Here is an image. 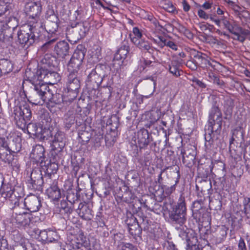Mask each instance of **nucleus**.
<instances>
[{
	"mask_svg": "<svg viewBox=\"0 0 250 250\" xmlns=\"http://www.w3.org/2000/svg\"><path fill=\"white\" fill-rule=\"evenodd\" d=\"M51 147V149L50 152V155H54L55 157L57 155H61L63 147L65 145V137L63 132L57 131L54 134L52 140Z\"/></svg>",
	"mask_w": 250,
	"mask_h": 250,
	"instance_id": "9d476101",
	"label": "nucleus"
},
{
	"mask_svg": "<svg viewBox=\"0 0 250 250\" xmlns=\"http://www.w3.org/2000/svg\"><path fill=\"white\" fill-rule=\"evenodd\" d=\"M44 148L40 145H36L33 148L31 153L30 158L37 164L40 163L41 167H43L42 163L44 159Z\"/></svg>",
	"mask_w": 250,
	"mask_h": 250,
	"instance_id": "412c9836",
	"label": "nucleus"
},
{
	"mask_svg": "<svg viewBox=\"0 0 250 250\" xmlns=\"http://www.w3.org/2000/svg\"><path fill=\"white\" fill-rule=\"evenodd\" d=\"M15 122L17 126L22 130L26 129L29 134L39 137L42 131V128L36 123L26 124L32 117L30 106L25 102H21L14 107L13 113Z\"/></svg>",
	"mask_w": 250,
	"mask_h": 250,
	"instance_id": "f257e3e1",
	"label": "nucleus"
},
{
	"mask_svg": "<svg viewBox=\"0 0 250 250\" xmlns=\"http://www.w3.org/2000/svg\"><path fill=\"white\" fill-rule=\"evenodd\" d=\"M225 112L227 115L232 114L233 108L234 107V101L230 98H227L224 103Z\"/></svg>",
	"mask_w": 250,
	"mask_h": 250,
	"instance_id": "ea45409f",
	"label": "nucleus"
},
{
	"mask_svg": "<svg viewBox=\"0 0 250 250\" xmlns=\"http://www.w3.org/2000/svg\"><path fill=\"white\" fill-rule=\"evenodd\" d=\"M129 46L127 42H123L121 46L115 53L113 59V65L116 66V62H119L117 64L119 65V67L122 66L124 60L127 57V54L129 53Z\"/></svg>",
	"mask_w": 250,
	"mask_h": 250,
	"instance_id": "dca6fc26",
	"label": "nucleus"
},
{
	"mask_svg": "<svg viewBox=\"0 0 250 250\" xmlns=\"http://www.w3.org/2000/svg\"><path fill=\"white\" fill-rule=\"evenodd\" d=\"M133 34H130V39L133 42V39H136L138 40L143 38V35L141 32L140 31L138 27H134L132 31Z\"/></svg>",
	"mask_w": 250,
	"mask_h": 250,
	"instance_id": "864d4df0",
	"label": "nucleus"
},
{
	"mask_svg": "<svg viewBox=\"0 0 250 250\" xmlns=\"http://www.w3.org/2000/svg\"><path fill=\"white\" fill-rule=\"evenodd\" d=\"M103 139V135L100 133L98 132L95 135L92 137L91 139L96 143H99Z\"/></svg>",
	"mask_w": 250,
	"mask_h": 250,
	"instance_id": "338daca9",
	"label": "nucleus"
},
{
	"mask_svg": "<svg viewBox=\"0 0 250 250\" xmlns=\"http://www.w3.org/2000/svg\"><path fill=\"white\" fill-rule=\"evenodd\" d=\"M78 209L80 210L79 214L82 218L85 220H89L92 217V210L86 205L80 203L78 207Z\"/></svg>",
	"mask_w": 250,
	"mask_h": 250,
	"instance_id": "2f4dec72",
	"label": "nucleus"
},
{
	"mask_svg": "<svg viewBox=\"0 0 250 250\" xmlns=\"http://www.w3.org/2000/svg\"><path fill=\"white\" fill-rule=\"evenodd\" d=\"M56 62V58L54 56L47 54L44 56L42 60V62L43 66H45V68H47V67H54Z\"/></svg>",
	"mask_w": 250,
	"mask_h": 250,
	"instance_id": "c9c22d12",
	"label": "nucleus"
},
{
	"mask_svg": "<svg viewBox=\"0 0 250 250\" xmlns=\"http://www.w3.org/2000/svg\"><path fill=\"white\" fill-rule=\"evenodd\" d=\"M222 123H208V128H205V139L206 141L205 146L207 148H210L214 139L218 138L222 128Z\"/></svg>",
	"mask_w": 250,
	"mask_h": 250,
	"instance_id": "1a4fd4ad",
	"label": "nucleus"
},
{
	"mask_svg": "<svg viewBox=\"0 0 250 250\" xmlns=\"http://www.w3.org/2000/svg\"><path fill=\"white\" fill-rule=\"evenodd\" d=\"M133 43L143 51H148L151 48L149 41L144 38H142L139 40L136 39H133Z\"/></svg>",
	"mask_w": 250,
	"mask_h": 250,
	"instance_id": "72a5a7b5",
	"label": "nucleus"
},
{
	"mask_svg": "<svg viewBox=\"0 0 250 250\" xmlns=\"http://www.w3.org/2000/svg\"><path fill=\"white\" fill-rule=\"evenodd\" d=\"M243 204L244 206V212L248 217H249L248 215H250V198H245Z\"/></svg>",
	"mask_w": 250,
	"mask_h": 250,
	"instance_id": "5fc2aeb1",
	"label": "nucleus"
},
{
	"mask_svg": "<svg viewBox=\"0 0 250 250\" xmlns=\"http://www.w3.org/2000/svg\"><path fill=\"white\" fill-rule=\"evenodd\" d=\"M150 159L149 153L146 152V153L144 154V156L141 159V163L145 165H147V163L150 162Z\"/></svg>",
	"mask_w": 250,
	"mask_h": 250,
	"instance_id": "0e129e2a",
	"label": "nucleus"
},
{
	"mask_svg": "<svg viewBox=\"0 0 250 250\" xmlns=\"http://www.w3.org/2000/svg\"><path fill=\"white\" fill-rule=\"evenodd\" d=\"M106 125L109 126V129L112 131H115L119 125L118 118L116 115L112 116L106 122Z\"/></svg>",
	"mask_w": 250,
	"mask_h": 250,
	"instance_id": "4c0bfd02",
	"label": "nucleus"
},
{
	"mask_svg": "<svg viewBox=\"0 0 250 250\" xmlns=\"http://www.w3.org/2000/svg\"><path fill=\"white\" fill-rule=\"evenodd\" d=\"M41 167V165L39 166L37 164V167H33L30 173L29 180V183L31 184L30 187L35 190H41L43 184V174Z\"/></svg>",
	"mask_w": 250,
	"mask_h": 250,
	"instance_id": "ddd939ff",
	"label": "nucleus"
},
{
	"mask_svg": "<svg viewBox=\"0 0 250 250\" xmlns=\"http://www.w3.org/2000/svg\"><path fill=\"white\" fill-rule=\"evenodd\" d=\"M179 149L181 151L182 156V161L184 164L186 165L191 164L195 159V155L191 147L185 149V148L180 147Z\"/></svg>",
	"mask_w": 250,
	"mask_h": 250,
	"instance_id": "393cba45",
	"label": "nucleus"
},
{
	"mask_svg": "<svg viewBox=\"0 0 250 250\" xmlns=\"http://www.w3.org/2000/svg\"><path fill=\"white\" fill-rule=\"evenodd\" d=\"M77 34L78 33L76 32L73 23L66 28V37L68 41L71 43H76L80 40V36Z\"/></svg>",
	"mask_w": 250,
	"mask_h": 250,
	"instance_id": "bb28decb",
	"label": "nucleus"
},
{
	"mask_svg": "<svg viewBox=\"0 0 250 250\" xmlns=\"http://www.w3.org/2000/svg\"><path fill=\"white\" fill-rule=\"evenodd\" d=\"M73 25L78 33V35L80 36V39L84 37L86 33L89 31V26L87 22H77L73 24Z\"/></svg>",
	"mask_w": 250,
	"mask_h": 250,
	"instance_id": "c756f323",
	"label": "nucleus"
},
{
	"mask_svg": "<svg viewBox=\"0 0 250 250\" xmlns=\"http://www.w3.org/2000/svg\"><path fill=\"white\" fill-rule=\"evenodd\" d=\"M29 81L32 84L29 96L31 102L38 104H41V102H47L49 92L46 84L38 80L36 76L31 78Z\"/></svg>",
	"mask_w": 250,
	"mask_h": 250,
	"instance_id": "7ed1b4c3",
	"label": "nucleus"
},
{
	"mask_svg": "<svg viewBox=\"0 0 250 250\" xmlns=\"http://www.w3.org/2000/svg\"><path fill=\"white\" fill-rule=\"evenodd\" d=\"M25 11L30 18L37 20L42 11V5L40 1H30L26 2Z\"/></svg>",
	"mask_w": 250,
	"mask_h": 250,
	"instance_id": "f3484780",
	"label": "nucleus"
},
{
	"mask_svg": "<svg viewBox=\"0 0 250 250\" xmlns=\"http://www.w3.org/2000/svg\"><path fill=\"white\" fill-rule=\"evenodd\" d=\"M10 3L5 2L3 0H0V17L5 15H9L11 10Z\"/></svg>",
	"mask_w": 250,
	"mask_h": 250,
	"instance_id": "e433bc0d",
	"label": "nucleus"
},
{
	"mask_svg": "<svg viewBox=\"0 0 250 250\" xmlns=\"http://www.w3.org/2000/svg\"><path fill=\"white\" fill-rule=\"evenodd\" d=\"M79 137L81 140L83 144H85L89 142L90 139L92 138L91 135L87 131H83L79 133Z\"/></svg>",
	"mask_w": 250,
	"mask_h": 250,
	"instance_id": "de8ad7c7",
	"label": "nucleus"
},
{
	"mask_svg": "<svg viewBox=\"0 0 250 250\" xmlns=\"http://www.w3.org/2000/svg\"><path fill=\"white\" fill-rule=\"evenodd\" d=\"M53 131L51 130L50 128H44L42 129V131L40 133L41 137L44 140H52L54 136Z\"/></svg>",
	"mask_w": 250,
	"mask_h": 250,
	"instance_id": "37998d69",
	"label": "nucleus"
},
{
	"mask_svg": "<svg viewBox=\"0 0 250 250\" xmlns=\"http://www.w3.org/2000/svg\"><path fill=\"white\" fill-rule=\"evenodd\" d=\"M36 78L44 83L53 85L61 80L60 75L54 71H52L42 66L36 71Z\"/></svg>",
	"mask_w": 250,
	"mask_h": 250,
	"instance_id": "6e6552de",
	"label": "nucleus"
},
{
	"mask_svg": "<svg viewBox=\"0 0 250 250\" xmlns=\"http://www.w3.org/2000/svg\"><path fill=\"white\" fill-rule=\"evenodd\" d=\"M29 30H20L16 35L18 36V42L23 47L27 48L33 44L40 37L39 28L42 27L41 22H36V24H30Z\"/></svg>",
	"mask_w": 250,
	"mask_h": 250,
	"instance_id": "423d86ee",
	"label": "nucleus"
},
{
	"mask_svg": "<svg viewBox=\"0 0 250 250\" xmlns=\"http://www.w3.org/2000/svg\"><path fill=\"white\" fill-rule=\"evenodd\" d=\"M165 46H167L174 50L177 49V45L174 42L167 39L165 41Z\"/></svg>",
	"mask_w": 250,
	"mask_h": 250,
	"instance_id": "69168bd1",
	"label": "nucleus"
},
{
	"mask_svg": "<svg viewBox=\"0 0 250 250\" xmlns=\"http://www.w3.org/2000/svg\"><path fill=\"white\" fill-rule=\"evenodd\" d=\"M187 219V207L185 198L181 194L178 199L177 205L172 207L168 211L169 222L179 231V235L181 230L188 228L184 225Z\"/></svg>",
	"mask_w": 250,
	"mask_h": 250,
	"instance_id": "f03ea898",
	"label": "nucleus"
},
{
	"mask_svg": "<svg viewBox=\"0 0 250 250\" xmlns=\"http://www.w3.org/2000/svg\"><path fill=\"white\" fill-rule=\"evenodd\" d=\"M135 144H137L140 148H143L146 147L150 142L152 141V138L148 130L145 128L140 129L136 133H135L134 136L132 138Z\"/></svg>",
	"mask_w": 250,
	"mask_h": 250,
	"instance_id": "2eb2a0df",
	"label": "nucleus"
},
{
	"mask_svg": "<svg viewBox=\"0 0 250 250\" xmlns=\"http://www.w3.org/2000/svg\"><path fill=\"white\" fill-rule=\"evenodd\" d=\"M85 52V49L83 45H79L77 46L68 63V72L80 73Z\"/></svg>",
	"mask_w": 250,
	"mask_h": 250,
	"instance_id": "0eeeda50",
	"label": "nucleus"
},
{
	"mask_svg": "<svg viewBox=\"0 0 250 250\" xmlns=\"http://www.w3.org/2000/svg\"><path fill=\"white\" fill-rule=\"evenodd\" d=\"M47 101L50 102L51 104H61L62 103H67V102L71 103L69 99L71 98H67L60 94H56L52 95L51 98L49 97V95L47 96Z\"/></svg>",
	"mask_w": 250,
	"mask_h": 250,
	"instance_id": "7c9ffc66",
	"label": "nucleus"
},
{
	"mask_svg": "<svg viewBox=\"0 0 250 250\" xmlns=\"http://www.w3.org/2000/svg\"><path fill=\"white\" fill-rule=\"evenodd\" d=\"M186 65L187 67L192 70H196L198 68V66L195 63H194V60L193 58L192 60L188 61L186 63Z\"/></svg>",
	"mask_w": 250,
	"mask_h": 250,
	"instance_id": "052dcab7",
	"label": "nucleus"
},
{
	"mask_svg": "<svg viewBox=\"0 0 250 250\" xmlns=\"http://www.w3.org/2000/svg\"><path fill=\"white\" fill-rule=\"evenodd\" d=\"M69 45L65 41H60L57 43L54 47V51L58 58H64L69 55Z\"/></svg>",
	"mask_w": 250,
	"mask_h": 250,
	"instance_id": "5701e85b",
	"label": "nucleus"
},
{
	"mask_svg": "<svg viewBox=\"0 0 250 250\" xmlns=\"http://www.w3.org/2000/svg\"><path fill=\"white\" fill-rule=\"evenodd\" d=\"M60 155H57V157L54 155H50L51 159L46 164V162H44V166L45 167V170L43 172L44 173L49 174L56 173L58 169V165L57 162L60 159Z\"/></svg>",
	"mask_w": 250,
	"mask_h": 250,
	"instance_id": "b1692460",
	"label": "nucleus"
},
{
	"mask_svg": "<svg viewBox=\"0 0 250 250\" xmlns=\"http://www.w3.org/2000/svg\"><path fill=\"white\" fill-rule=\"evenodd\" d=\"M9 145V148L14 154L20 151L21 149V144L19 143H17L14 141L11 142Z\"/></svg>",
	"mask_w": 250,
	"mask_h": 250,
	"instance_id": "3c124183",
	"label": "nucleus"
},
{
	"mask_svg": "<svg viewBox=\"0 0 250 250\" xmlns=\"http://www.w3.org/2000/svg\"><path fill=\"white\" fill-rule=\"evenodd\" d=\"M1 197L7 199L9 198L13 200V198H16L14 188L10 184H2L0 189Z\"/></svg>",
	"mask_w": 250,
	"mask_h": 250,
	"instance_id": "a878e982",
	"label": "nucleus"
},
{
	"mask_svg": "<svg viewBox=\"0 0 250 250\" xmlns=\"http://www.w3.org/2000/svg\"><path fill=\"white\" fill-rule=\"evenodd\" d=\"M222 123V115L217 116H213L212 118L208 119V123Z\"/></svg>",
	"mask_w": 250,
	"mask_h": 250,
	"instance_id": "e2e57ef3",
	"label": "nucleus"
},
{
	"mask_svg": "<svg viewBox=\"0 0 250 250\" xmlns=\"http://www.w3.org/2000/svg\"><path fill=\"white\" fill-rule=\"evenodd\" d=\"M118 250H137V248L129 243L121 244L118 246Z\"/></svg>",
	"mask_w": 250,
	"mask_h": 250,
	"instance_id": "6e6d98bb",
	"label": "nucleus"
},
{
	"mask_svg": "<svg viewBox=\"0 0 250 250\" xmlns=\"http://www.w3.org/2000/svg\"><path fill=\"white\" fill-rule=\"evenodd\" d=\"M77 121L75 119V116L73 114H70L67 113L65 115L64 124L65 127L68 129L70 128L72 125H74Z\"/></svg>",
	"mask_w": 250,
	"mask_h": 250,
	"instance_id": "79ce46f5",
	"label": "nucleus"
},
{
	"mask_svg": "<svg viewBox=\"0 0 250 250\" xmlns=\"http://www.w3.org/2000/svg\"><path fill=\"white\" fill-rule=\"evenodd\" d=\"M208 77L210 81L212 82L213 83L216 84L220 86L223 85L224 84V82L222 80H220L219 78L213 73H209Z\"/></svg>",
	"mask_w": 250,
	"mask_h": 250,
	"instance_id": "603ef678",
	"label": "nucleus"
},
{
	"mask_svg": "<svg viewBox=\"0 0 250 250\" xmlns=\"http://www.w3.org/2000/svg\"><path fill=\"white\" fill-rule=\"evenodd\" d=\"M179 67V64L176 61H171L168 65V69L169 72L176 77L180 75Z\"/></svg>",
	"mask_w": 250,
	"mask_h": 250,
	"instance_id": "58836bf2",
	"label": "nucleus"
},
{
	"mask_svg": "<svg viewBox=\"0 0 250 250\" xmlns=\"http://www.w3.org/2000/svg\"><path fill=\"white\" fill-rule=\"evenodd\" d=\"M51 174L45 173L44 177H43V184L42 187L46 189L49 187L52 186L53 184H56V182L51 179Z\"/></svg>",
	"mask_w": 250,
	"mask_h": 250,
	"instance_id": "a18cd8bd",
	"label": "nucleus"
},
{
	"mask_svg": "<svg viewBox=\"0 0 250 250\" xmlns=\"http://www.w3.org/2000/svg\"><path fill=\"white\" fill-rule=\"evenodd\" d=\"M3 23L0 22V40H4L5 39L9 38H13L14 37V33L8 34L6 30L3 29Z\"/></svg>",
	"mask_w": 250,
	"mask_h": 250,
	"instance_id": "8fccbe9b",
	"label": "nucleus"
},
{
	"mask_svg": "<svg viewBox=\"0 0 250 250\" xmlns=\"http://www.w3.org/2000/svg\"><path fill=\"white\" fill-rule=\"evenodd\" d=\"M166 40V39L162 36H159L157 39H153V42L161 48H163L165 46Z\"/></svg>",
	"mask_w": 250,
	"mask_h": 250,
	"instance_id": "4d7b16f0",
	"label": "nucleus"
},
{
	"mask_svg": "<svg viewBox=\"0 0 250 250\" xmlns=\"http://www.w3.org/2000/svg\"><path fill=\"white\" fill-rule=\"evenodd\" d=\"M80 73L69 72L66 82V88L68 92H71L74 95L70 102L74 100L77 96V91L80 87Z\"/></svg>",
	"mask_w": 250,
	"mask_h": 250,
	"instance_id": "f8f14e48",
	"label": "nucleus"
},
{
	"mask_svg": "<svg viewBox=\"0 0 250 250\" xmlns=\"http://www.w3.org/2000/svg\"><path fill=\"white\" fill-rule=\"evenodd\" d=\"M191 230L186 228L185 230H181L179 236L186 242V250H200L198 245V239Z\"/></svg>",
	"mask_w": 250,
	"mask_h": 250,
	"instance_id": "4468645a",
	"label": "nucleus"
},
{
	"mask_svg": "<svg viewBox=\"0 0 250 250\" xmlns=\"http://www.w3.org/2000/svg\"><path fill=\"white\" fill-rule=\"evenodd\" d=\"M198 15L200 18L204 20H207L209 18V15L202 9H199L198 11Z\"/></svg>",
	"mask_w": 250,
	"mask_h": 250,
	"instance_id": "774afa93",
	"label": "nucleus"
},
{
	"mask_svg": "<svg viewBox=\"0 0 250 250\" xmlns=\"http://www.w3.org/2000/svg\"><path fill=\"white\" fill-rule=\"evenodd\" d=\"M15 212L13 213L12 221L13 223L18 225V227H22L24 229L31 228L33 223L31 222V215L26 212Z\"/></svg>",
	"mask_w": 250,
	"mask_h": 250,
	"instance_id": "9b49d317",
	"label": "nucleus"
},
{
	"mask_svg": "<svg viewBox=\"0 0 250 250\" xmlns=\"http://www.w3.org/2000/svg\"><path fill=\"white\" fill-rule=\"evenodd\" d=\"M128 226V231L134 238L141 237L142 229H146L148 228V220L142 212H138L136 216L131 215L126 220Z\"/></svg>",
	"mask_w": 250,
	"mask_h": 250,
	"instance_id": "39448f33",
	"label": "nucleus"
},
{
	"mask_svg": "<svg viewBox=\"0 0 250 250\" xmlns=\"http://www.w3.org/2000/svg\"><path fill=\"white\" fill-rule=\"evenodd\" d=\"M177 177L176 180L175 181V183L174 185L170 186V187H167L166 186H163L162 187V188L163 189L164 192L167 195H169L171 194L175 190V186L179 182V180L180 177V171L179 170H177Z\"/></svg>",
	"mask_w": 250,
	"mask_h": 250,
	"instance_id": "a19ab883",
	"label": "nucleus"
},
{
	"mask_svg": "<svg viewBox=\"0 0 250 250\" xmlns=\"http://www.w3.org/2000/svg\"><path fill=\"white\" fill-rule=\"evenodd\" d=\"M228 3L229 6H230L231 8L233 10V11L236 15H237V14L240 12V10L241 9V8L238 5L235 4L234 2H233L232 1L229 0Z\"/></svg>",
	"mask_w": 250,
	"mask_h": 250,
	"instance_id": "bf43d9fd",
	"label": "nucleus"
},
{
	"mask_svg": "<svg viewBox=\"0 0 250 250\" xmlns=\"http://www.w3.org/2000/svg\"><path fill=\"white\" fill-rule=\"evenodd\" d=\"M24 204L27 209L31 212H36L41 207L40 199L35 195L27 196L24 201Z\"/></svg>",
	"mask_w": 250,
	"mask_h": 250,
	"instance_id": "a211bd4d",
	"label": "nucleus"
},
{
	"mask_svg": "<svg viewBox=\"0 0 250 250\" xmlns=\"http://www.w3.org/2000/svg\"><path fill=\"white\" fill-rule=\"evenodd\" d=\"M192 81L198 87L201 88H205L206 87V84L204 83L202 81L199 80L197 78L194 77Z\"/></svg>",
	"mask_w": 250,
	"mask_h": 250,
	"instance_id": "680f3d73",
	"label": "nucleus"
},
{
	"mask_svg": "<svg viewBox=\"0 0 250 250\" xmlns=\"http://www.w3.org/2000/svg\"><path fill=\"white\" fill-rule=\"evenodd\" d=\"M1 74H7L12 71L13 64L7 60H3L0 62Z\"/></svg>",
	"mask_w": 250,
	"mask_h": 250,
	"instance_id": "f704fd0d",
	"label": "nucleus"
},
{
	"mask_svg": "<svg viewBox=\"0 0 250 250\" xmlns=\"http://www.w3.org/2000/svg\"><path fill=\"white\" fill-rule=\"evenodd\" d=\"M6 25L8 28L6 31L8 34L14 33V31L17 30L18 26V21L17 19L15 17H9L8 20L6 21ZM14 34L15 33H14Z\"/></svg>",
	"mask_w": 250,
	"mask_h": 250,
	"instance_id": "473e14b6",
	"label": "nucleus"
},
{
	"mask_svg": "<svg viewBox=\"0 0 250 250\" xmlns=\"http://www.w3.org/2000/svg\"><path fill=\"white\" fill-rule=\"evenodd\" d=\"M59 22L60 20L57 15L48 17L44 25V29L49 34H55L58 29Z\"/></svg>",
	"mask_w": 250,
	"mask_h": 250,
	"instance_id": "aec40b11",
	"label": "nucleus"
},
{
	"mask_svg": "<svg viewBox=\"0 0 250 250\" xmlns=\"http://www.w3.org/2000/svg\"><path fill=\"white\" fill-rule=\"evenodd\" d=\"M217 115L222 116V113L218 106L216 105V103H214L209 111L208 119Z\"/></svg>",
	"mask_w": 250,
	"mask_h": 250,
	"instance_id": "09e8293b",
	"label": "nucleus"
},
{
	"mask_svg": "<svg viewBox=\"0 0 250 250\" xmlns=\"http://www.w3.org/2000/svg\"><path fill=\"white\" fill-rule=\"evenodd\" d=\"M107 70V66L103 64H98L91 69L87 67L85 70V74L87 75L85 83L88 88L92 90L97 89L106 76Z\"/></svg>",
	"mask_w": 250,
	"mask_h": 250,
	"instance_id": "20e7f679",
	"label": "nucleus"
},
{
	"mask_svg": "<svg viewBox=\"0 0 250 250\" xmlns=\"http://www.w3.org/2000/svg\"><path fill=\"white\" fill-rule=\"evenodd\" d=\"M194 63L198 66L202 68H208L209 66L213 67L212 64L208 59V56L199 51H194L193 53Z\"/></svg>",
	"mask_w": 250,
	"mask_h": 250,
	"instance_id": "6ab92c4d",
	"label": "nucleus"
},
{
	"mask_svg": "<svg viewBox=\"0 0 250 250\" xmlns=\"http://www.w3.org/2000/svg\"><path fill=\"white\" fill-rule=\"evenodd\" d=\"M240 33L246 34V31H244L243 29L241 27V30L238 32L237 34H234L236 36V38H234V39L243 42L245 41V38L244 36H241Z\"/></svg>",
	"mask_w": 250,
	"mask_h": 250,
	"instance_id": "13d9d810",
	"label": "nucleus"
},
{
	"mask_svg": "<svg viewBox=\"0 0 250 250\" xmlns=\"http://www.w3.org/2000/svg\"><path fill=\"white\" fill-rule=\"evenodd\" d=\"M222 23L224 28L227 29L232 34H236L241 30V27L238 26L234 22L230 21L226 18L222 19Z\"/></svg>",
	"mask_w": 250,
	"mask_h": 250,
	"instance_id": "c85d7f7f",
	"label": "nucleus"
},
{
	"mask_svg": "<svg viewBox=\"0 0 250 250\" xmlns=\"http://www.w3.org/2000/svg\"><path fill=\"white\" fill-rule=\"evenodd\" d=\"M46 193L52 200H58L61 197V190L57 184H53L46 189Z\"/></svg>",
	"mask_w": 250,
	"mask_h": 250,
	"instance_id": "cd10ccee",
	"label": "nucleus"
},
{
	"mask_svg": "<svg viewBox=\"0 0 250 250\" xmlns=\"http://www.w3.org/2000/svg\"><path fill=\"white\" fill-rule=\"evenodd\" d=\"M15 155L9 148L8 144L3 141L0 143V159L3 162L7 163Z\"/></svg>",
	"mask_w": 250,
	"mask_h": 250,
	"instance_id": "4be33fe9",
	"label": "nucleus"
},
{
	"mask_svg": "<svg viewBox=\"0 0 250 250\" xmlns=\"http://www.w3.org/2000/svg\"><path fill=\"white\" fill-rule=\"evenodd\" d=\"M232 139H237L241 142L244 141L243 131L241 127H238L232 132Z\"/></svg>",
	"mask_w": 250,
	"mask_h": 250,
	"instance_id": "c03bdc74",
	"label": "nucleus"
},
{
	"mask_svg": "<svg viewBox=\"0 0 250 250\" xmlns=\"http://www.w3.org/2000/svg\"><path fill=\"white\" fill-rule=\"evenodd\" d=\"M7 163L10 165L11 167L14 170L18 171L20 170L21 165L17 156L14 155L12 158V159L10 160L9 162H7Z\"/></svg>",
	"mask_w": 250,
	"mask_h": 250,
	"instance_id": "49530a36",
	"label": "nucleus"
}]
</instances>
